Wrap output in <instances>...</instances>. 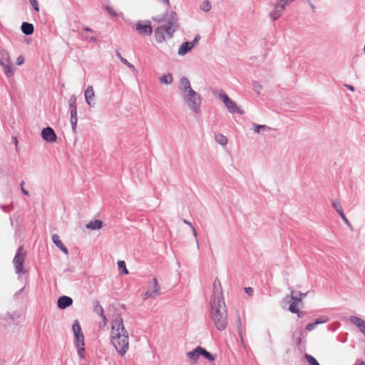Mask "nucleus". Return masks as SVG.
Listing matches in <instances>:
<instances>
[{"mask_svg":"<svg viewBox=\"0 0 365 365\" xmlns=\"http://www.w3.org/2000/svg\"><path fill=\"white\" fill-rule=\"evenodd\" d=\"M307 359L308 360L311 365H319L317 361L312 356H307Z\"/></svg>","mask_w":365,"mask_h":365,"instance_id":"f704fd0d","label":"nucleus"},{"mask_svg":"<svg viewBox=\"0 0 365 365\" xmlns=\"http://www.w3.org/2000/svg\"><path fill=\"white\" fill-rule=\"evenodd\" d=\"M84 30L86 31H90V32L93 31L92 29H91L89 28H85Z\"/></svg>","mask_w":365,"mask_h":365,"instance_id":"a18cd8bd","label":"nucleus"},{"mask_svg":"<svg viewBox=\"0 0 365 365\" xmlns=\"http://www.w3.org/2000/svg\"><path fill=\"white\" fill-rule=\"evenodd\" d=\"M299 304H297L296 302H292L289 307V310L292 313H299Z\"/></svg>","mask_w":365,"mask_h":365,"instance_id":"cd10ccee","label":"nucleus"},{"mask_svg":"<svg viewBox=\"0 0 365 365\" xmlns=\"http://www.w3.org/2000/svg\"><path fill=\"white\" fill-rule=\"evenodd\" d=\"M201 9L204 11H209L211 9V4H210V2L208 1V0H205L204 1V3H203V5L201 6Z\"/></svg>","mask_w":365,"mask_h":365,"instance_id":"7c9ffc66","label":"nucleus"},{"mask_svg":"<svg viewBox=\"0 0 365 365\" xmlns=\"http://www.w3.org/2000/svg\"><path fill=\"white\" fill-rule=\"evenodd\" d=\"M180 88L182 92L187 93L185 101L188 106L195 111L198 112L201 103L200 97L191 88L189 80L187 78L180 79Z\"/></svg>","mask_w":365,"mask_h":365,"instance_id":"7ed1b4c3","label":"nucleus"},{"mask_svg":"<svg viewBox=\"0 0 365 365\" xmlns=\"http://www.w3.org/2000/svg\"><path fill=\"white\" fill-rule=\"evenodd\" d=\"M24 62V58L22 56H20L17 58L16 59V64L18 66H20L21 64H23Z\"/></svg>","mask_w":365,"mask_h":365,"instance_id":"ea45409f","label":"nucleus"},{"mask_svg":"<svg viewBox=\"0 0 365 365\" xmlns=\"http://www.w3.org/2000/svg\"><path fill=\"white\" fill-rule=\"evenodd\" d=\"M136 29L141 34L150 35L153 31L150 22L149 21L147 24L138 23L136 24Z\"/></svg>","mask_w":365,"mask_h":365,"instance_id":"9b49d317","label":"nucleus"},{"mask_svg":"<svg viewBox=\"0 0 365 365\" xmlns=\"http://www.w3.org/2000/svg\"><path fill=\"white\" fill-rule=\"evenodd\" d=\"M76 98H74L73 103L70 104L71 108V123L73 129H75L77 123V108L74 105Z\"/></svg>","mask_w":365,"mask_h":365,"instance_id":"2eb2a0df","label":"nucleus"},{"mask_svg":"<svg viewBox=\"0 0 365 365\" xmlns=\"http://www.w3.org/2000/svg\"><path fill=\"white\" fill-rule=\"evenodd\" d=\"M120 61L123 63H124L125 65H126L128 67H129L130 68H132L133 70H135V66L131 64L130 63H129L125 58H124L123 57H120Z\"/></svg>","mask_w":365,"mask_h":365,"instance_id":"72a5a7b5","label":"nucleus"},{"mask_svg":"<svg viewBox=\"0 0 365 365\" xmlns=\"http://www.w3.org/2000/svg\"><path fill=\"white\" fill-rule=\"evenodd\" d=\"M163 1H165L167 4H168V2H169V0H163Z\"/></svg>","mask_w":365,"mask_h":365,"instance_id":"5fc2aeb1","label":"nucleus"},{"mask_svg":"<svg viewBox=\"0 0 365 365\" xmlns=\"http://www.w3.org/2000/svg\"><path fill=\"white\" fill-rule=\"evenodd\" d=\"M4 68V73L6 76L10 77L14 74V71L12 66V62L7 63L6 64L1 65Z\"/></svg>","mask_w":365,"mask_h":365,"instance_id":"5701e85b","label":"nucleus"},{"mask_svg":"<svg viewBox=\"0 0 365 365\" xmlns=\"http://www.w3.org/2000/svg\"><path fill=\"white\" fill-rule=\"evenodd\" d=\"M220 98L223 103H225L227 108L232 113H237L242 114L243 112L241 110V109L237 106V104L232 101L228 96L225 93H223L220 96Z\"/></svg>","mask_w":365,"mask_h":365,"instance_id":"0eeeda50","label":"nucleus"},{"mask_svg":"<svg viewBox=\"0 0 365 365\" xmlns=\"http://www.w3.org/2000/svg\"><path fill=\"white\" fill-rule=\"evenodd\" d=\"M24 182L23 181V182H21V190H22V192H23V193H24V195H29V192H28L26 189H24Z\"/></svg>","mask_w":365,"mask_h":365,"instance_id":"79ce46f5","label":"nucleus"},{"mask_svg":"<svg viewBox=\"0 0 365 365\" xmlns=\"http://www.w3.org/2000/svg\"><path fill=\"white\" fill-rule=\"evenodd\" d=\"M197 38H195L193 41L191 42H185L182 43L179 49H178V54L183 56L185 53H187L189 51H190L195 46V42H197Z\"/></svg>","mask_w":365,"mask_h":365,"instance_id":"ddd939ff","label":"nucleus"},{"mask_svg":"<svg viewBox=\"0 0 365 365\" xmlns=\"http://www.w3.org/2000/svg\"><path fill=\"white\" fill-rule=\"evenodd\" d=\"M345 86H346L348 89H349L350 91H354V86H351V85H347V84H346V85H345Z\"/></svg>","mask_w":365,"mask_h":365,"instance_id":"c03bdc74","label":"nucleus"},{"mask_svg":"<svg viewBox=\"0 0 365 365\" xmlns=\"http://www.w3.org/2000/svg\"><path fill=\"white\" fill-rule=\"evenodd\" d=\"M328 322V318L327 317H323L320 319H318L315 321L314 324L315 326L318 325V324H323V323H325Z\"/></svg>","mask_w":365,"mask_h":365,"instance_id":"473e14b6","label":"nucleus"},{"mask_svg":"<svg viewBox=\"0 0 365 365\" xmlns=\"http://www.w3.org/2000/svg\"><path fill=\"white\" fill-rule=\"evenodd\" d=\"M106 9H107L108 12L111 16H117L116 13L114 11V10H113L112 8H110V7H107V8H106Z\"/></svg>","mask_w":365,"mask_h":365,"instance_id":"a19ab883","label":"nucleus"},{"mask_svg":"<svg viewBox=\"0 0 365 365\" xmlns=\"http://www.w3.org/2000/svg\"><path fill=\"white\" fill-rule=\"evenodd\" d=\"M184 223L192 227V232H193V235L194 236L196 237H197V232L195 229V227L192 225L191 222H190L189 221L186 220H183Z\"/></svg>","mask_w":365,"mask_h":365,"instance_id":"4c0bfd02","label":"nucleus"},{"mask_svg":"<svg viewBox=\"0 0 365 365\" xmlns=\"http://www.w3.org/2000/svg\"><path fill=\"white\" fill-rule=\"evenodd\" d=\"M26 256V252L24 250L23 247H19L13 259V263L15 267L16 273L24 272L23 264Z\"/></svg>","mask_w":365,"mask_h":365,"instance_id":"423d86ee","label":"nucleus"},{"mask_svg":"<svg viewBox=\"0 0 365 365\" xmlns=\"http://www.w3.org/2000/svg\"><path fill=\"white\" fill-rule=\"evenodd\" d=\"M160 81L163 84H170L173 82V76L171 74L163 75L160 78Z\"/></svg>","mask_w":365,"mask_h":365,"instance_id":"a878e982","label":"nucleus"},{"mask_svg":"<svg viewBox=\"0 0 365 365\" xmlns=\"http://www.w3.org/2000/svg\"><path fill=\"white\" fill-rule=\"evenodd\" d=\"M177 27L176 22L170 21L168 26L158 27L155 32V39L158 43H162L165 40V34L167 37L171 38Z\"/></svg>","mask_w":365,"mask_h":365,"instance_id":"39448f33","label":"nucleus"},{"mask_svg":"<svg viewBox=\"0 0 365 365\" xmlns=\"http://www.w3.org/2000/svg\"><path fill=\"white\" fill-rule=\"evenodd\" d=\"M199 351H200V355L203 356L205 358H206L208 361H212L215 359V356L211 354L208 351H207L205 349H202V347L199 346Z\"/></svg>","mask_w":365,"mask_h":365,"instance_id":"393cba45","label":"nucleus"},{"mask_svg":"<svg viewBox=\"0 0 365 365\" xmlns=\"http://www.w3.org/2000/svg\"><path fill=\"white\" fill-rule=\"evenodd\" d=\"M316 327L314 323H310V324H308L306 327V329L308 331H312L314 328Z\"/></svg>","mask_w":365,"mask_h":365,"instance_id":"58836bf2","label":"nucleus"},{"mask_svg":"<svg viewBox=\"0 0 365 365\" xmlns=\"http://www.w3.org/2000/svg\"><path fill=\"white\" fill-rule=\"evenodd\" d=\"M351 321L356 325L365 336V321L357 317H352Z\"/></svg>","mask_w":365,"mask_h":365,"instance_id":"f3484780","label":"nucleus"},{"mask_svg":"<svg viewBox=\"0 0 365 365\" xmlns=\"http://www.w3.org/2000/svg\"><path fill=\"white\" fill-rule=\"evenodd\" d=\"M22 32L26 35H31L34 32V26L31 24L24 22L21 25Z\"/></svg>","mask_w":365,"mask_h":365,"instance_id":"412c9836","label":"nucleus"},{"mask_svg":"<svg viewBox=\"0 0 365 365\" xmlns=\"http://www.w3.org/2000/svg\"><path fill=\"white\" fill-rule=\"evenodd\" d=\"M299 317H302V313L299 310V313H297Z\"/></svg>","mask_w":365,"mask_h":365,"instance_id":"49530a36","label":"nucleus"},{"mask_svg":"<svg viewBox=\"0 0 365 365\" xmlns=\"http://www.w3.org/2000/svg\"><path fill=\"white\" fill-rule=\"evenodd\" d=\"M102 225L103 222L101 220H95L86 224V227L87 229L90 230H99L102 227Z\"/></svg>","mask_w":365,"mask_h":365,"instance_id":"aec40b11","label":"nucleus"},{"mask_svg":"<svg viewBox=\"0 0 365 365\" xmlns=\"http://www.w3.org/2000/svg\"><path fill=\"white\" fill-rule=\"evenodd\" d=\"M247 292H250V290L251 291V288L246 289Z\"/></svg>","mask_w":365,"mask_h":365,"instance_id":"864d4df0","label":"nucleus"},{"mask_svg":"<svg viewBox=\"0 0 365 365\" xmlns=\"http://www.w3.org/2000/svg\"><path fill=\"white\" fill-rule=\"evenodd\" d=\"M91 40L93 41H95L96 40V38H94V37H92V38H91Z\"/></svg>","mask_w":365,"mask_h":365,"instance_id":"3c124183","label":"nucleus"},{"mask_svg":"<svg viewBox=\"0 0 365 365\" xmlns=\"http://www.w3.org/2000/svg\"><path fill=\"white\" fill-rule=\"evenodd\" d=\"M52 240L53 242L56 245V246L59 248L62 252H63L65 254H68V250L64 246L62 241L60 240V237L57 235H53L52 236Z\"/></svg>","mask_w":365,"mask_h":365,"instance_id":"a211bd4d","label":"nucleus"},{"mask_svg":"<svg viewBox=\"0 0 365 365\" xmlns=\"http://www.w3.org/2000/svg\"><path fill=\"white\" fill-rule=\"evenodd\" d=\"M200 351H199V346H198L195 350L188 352L187 354V356L194 363H196L197 361L199 356H200Z\"/></svg>","mask_w":365,"mask_h":365,"instance_id":"4be33fe9","label":"nucleus"},{"mask_svg":"<svg viewBox=\"0 0 365 365\" xmlns=\"http://www.w3.org/2000/svg\"><path fill=\"white\" fill-rule=\"evenodd\" d=\"M294 0H279L280 2H282L286 6L292 3Z\"/></svg>","mask_w":365,"mask_h":365,"instance_id":"37998d69","label":"nucleus"},{"mask_svg":"<svg viewBox=\"0 0 365 365\" xmlns=\"http://www.w3.org/2000/svg\"><path fill=\"white\" fill-rule=\"evenodd\" d=\"M211 317L215 327L224 330L227 324V314L220 281L216 278L213 283V294L210 300Z\"/></svg>","mask_w":365,"mask_h":365,"instance_id":"f257e3e1","label":"nucleus"},{"mask_svg":"<svg viewBox=\"0 0 365 365\" xmlns=\"http://www.w3.org/2000/svg\"><path fill=\"white\" fill-rule=\"evenodd\" d=\"M116 54H117L118 57L120 59V57H122L120 53L118 51H116Z\"/></svg>","mask_w":365,"mask_h":365,"instance_id":"de8ad7c7","label":"nucleus"},{"mask_svg":"<svg viewBox=\"0 0 365 365\" xmlns=\"http://www.w3.org/2000/svg\"><path fill=\"white\" fill-rule=\"evenodd\" d=\"M151 284L153 286L152 288L148 289V291L144 294L143 299H147L148 298L154 297L160 294V286L158 283V280L156 278H153L151 281Z\"/></svg>","mask_w":365,"mask_h":365,"instance_id":"6e6552de","label":"nucleus"},{"mask_svg":"<svg viewBox=\"0 0 365 365\" xmlns=\"http://www.w3.org/2000/svg\"><path fill=\"white\" fill-rule=\"evenodd\" d=\"M118 266L120 269H123V272L125 274H128V270L126 268V264L124 261H122V260L118 261Z\"/></svg>","mask_w":365,"mask_h":365,"instance_id":"c756f323","label":"nucleus"},{"mask_svg":"<svg viewBox=\"0 0 365 365\" xmlns=\"http://www.w3.org/2000/svg\"><path fill=\"white\" fill-rule=\"evenodd\" d=\"M292 302H296L297 304H301L302 302V298L297 296H291Z\"/></svg>","mask_w":365,"mask_h":365,"instance_id":"e433bc0d","label":"nucleus"},{"mask_svg":"<svg viewBox=\"0 0 365 365\" xmlns=\"http://www.w3.org/2000/svg\"><path fill=\"white\" fill-rule=\"evenodd\" d=\"M215 139L220 144L223 145L227 144V138L222 134L215 135Z\"/></svg>","mask_w":365,"mask_h":365,"instance_id":"bb28decb","label":"nucleus"},{"mask_svg":"<svg viewBox=\"0 0 365 365\" xmlns=\"http://www.w3.org/2000/svg\"><path fill=\"white\" fill-rule=\"evenodd\" d=\"M358 365H365V362L361 361V362H360Z\"/></svg>","mask_w":365,"mask_h":365,"instance_id":"09e8293b","label":"nucleus"},{"mask_svg":"<svg viewBox=\"0 0 365 365\" xmlns=\"http://www.w3.org/2000/svg\"><path fill=\"white\" fill-rule=\"evenodd\" d=\"M302 332H299V335L295 336H294V334H293V339H294V342L296 345H299L301 344L302 341Z\"/></svg>","mask_w":365,"mask_h":365,"instance_id":"2f4dec72","label":"nucleus"},{"mask_svg":"<svg viewBox=\"0 0 365 365\" xmlns=\"http://www.w3.org/2000/svg\"><path fill=\"white\" fill-rule=\"evenodd\" d=\"M34 9L38 12L39 11L38 3L37 0H29Z\"/></svg>","mask_w":365,"mask_h":365,"instance_id":"c9c22d12","label":"nucleus"},{"mask_svg":"<svg viewBox=\"0 0 365 365\" xmlns=\"http://www.w3.org/2000/svg\"><path fill=\"white\" fill-rule=\"evenodd\" d=\"M85 99L88 106H93V101L95 98V92L92 86H89L84 93Z\"/></svg>","mask_w":365,"mask_h":365,"instance_id":"f8f14e48","label":"nucleus"},{"mask_svg":"<svg viewBox=\"0 0 365 365\" xmlns=\"http://www.w3.org/2000/svg\"><path fill=\"white\" fill-rule=\"evenodd\" d=\"M110 343L121 356L125 355L129 349L128 332L125 329L120 315H117L110 322Z\"/></svg>","mask_w":365,"mask_h":365,"instance_id":"f03ea898","label":"nucleus"},{"mask_svg":"<svg viewBox=\"0 0 365 365\" xmlns=\"http://www.w3.org/2000/svg\"><path fill=\"white\" fill-rule=\"evenodd\" d=\"M41 137L44 140L48 143H54L56 140V135L54 130L50 127L43 128L41 130Z\"/></svg>","mask_w":365,"mask_h":365,"instance_id":"9d476101","label":"nucleus"},{"mask_svg":"<svg viewBox=\"0 0 365 365\" xmlns=\"http://www.w3.org/2000/svg\"><path fill=\"white\" fill-rule=\"evenodd\" d=\"M247 292H250V290L251 291V288L246 289Z\"/></svg>","mask_w":365,"mask_h":365,"instance_id":"603ef678","label":"nucleus"},{"mask_svg":"<svg viewBox=\"0 0 365 365\" xmlns=\"http://www.w3.org/2000/svg\"><path fill=\"white\" fill-rule=\"evenodd\" d=\"M299 295H300V296H299V297L303 298V297H304L305 294H302V293H300V294H299Z\"/></svg>","mask_w":365,"mask_h":365,"instance_id":"8fccbe9b","label":"nucleus"},{"mask_svg":"<svg viewBox=\"0 0 365 365\" xmlns=\"http://www.w3.org/2000/svg\"><path fill=\"white\" fill-rule=\"evenodd\" d=\"M73 302L71 297L67 296H62L58 299V306L60 309H65L70 306Z\"/></svg>","mask_w":365,"mask_h":365,"instance_id":"dca6fc26","label":"nucleus"},{"mask_svg":"<svg viewBox=\"0 0 365 365\" xmlns=\"http://www.w3.org/2000/svg\"><path fill=\"white\" fill-rule=\"evenodd\" d=\"M72 328L76 337V346L78 349V354L81 358L83 359L85 351L84 336L78 321H74Z\"/></svg>","mask_w":365,"mask_h":365,"instance_id":"20e7f679","label":"nucleus"},{"mask_svg":"<svg viewBox=\"0 0 365 365\" xmlns=\"http://www.w3.org/2000/svg\"><path fill=\"white\" fill-rule=\"evenodd\" d=\"M332 206L336 210L337 213L340 215V217L343 220V221L346 225H349V222L347 220V218L346 217V216H345V215H344V213L343 212V210H342V207H341L340 202L338 200H334L332 202Z\"/></svg>","mask_w":365,"mask_h":365,"instance_id":"4468645a","label":"nucleus"},{"mask_svg":"<svg viewBox=\"0 0 365 365\" xmlns=\"http://www.w3.org/2000/svg\"><path fill=\"white\" fill-rule=\"evenodd\" d=\"M94 311L101 317V318L103 321V324H104V325H106L107 323V319H106V317L103 314V307L100 304H96L94 307Z\"/></svg>","mask_w":365,"mask_h":365,"instance_id":"b1692460","label":"nucleus"},{"mask_svg":"<svg viewBox=\"0 0 365 365\" xmlns=\"http://www.w3.org/2000/svg\"><path fill=\"white\" fill-rule=\"evenodd\" d=\"M11 61V60L8 51L4 49L0 50V64L4 65Z\"/></svg>","mask_w":365,"mask_h":365,"instance_id":"6ab92c4d","label":"nucleus"},{"mask_svg":"<svg viewBox=\"0 0 365 365\" xmlns=\"http://www.w3.org/2000/svg\"><path fill=\"white\" fill-rule=\"evenodd\" d=\"M286 5L279 0H277L273 11L269 14L271 19L274 21L279 18L285 9Z\"/></svg>","mask_w":365,"mask_h":365,"instance_id":"1a4fd4ad","label":"nucleus"},{"mask_svg":"<svg viewBox=\"0 0 365 365\" xmlns=\"http://www.w3.org/2000/svg\"><path fill=\"white\" fill-rule=\"evenodd\" d=\"M270 128L267 127L265 125H254V132L259 133L261 130H269Z\"/></svg>","mask_w":365,"mask_h":365,"instance_id":"c85d7f7f","label":"nucleus"}]
</instances>
